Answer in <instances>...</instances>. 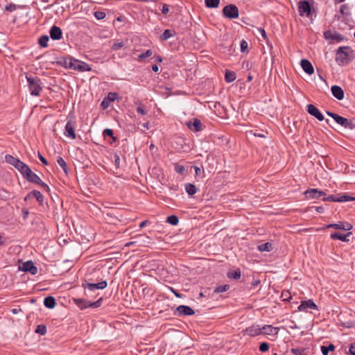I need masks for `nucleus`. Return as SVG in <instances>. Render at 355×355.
Wrapping results in <instances>:
<instances>
[{"mask_svg": "<svg viewBox=\"0 0 355 355\" xmlns=\"http://www.w3.org/2000/svg\"><path fill=\"white\" fill-rule=\"evenodd\" d=\"M111 104V92H108L107 96L103 99L101 104V107L103 110H105L109 107Z\"/></svg>", "mask_w": 355, "mask_h": 355, "instance_id": "c9c22d12", "label": "nucleus"}, {"mask_svg": "<svg viewBox=\"0 0 355 355\" xmlns=\"http://www.w3.org/2000/svg\"><path fill=\"white\" fill-rule=\"evenodd\" d=\"M46 327L44 324H39L36 327L35 332L40 335H45L46 334Z\"/></svg>", "mask_w": 355, "mask_h": 355, "instance_id": "c03bdc74", "label": "nucleus"}, {"mask_svg": "<svg viewBox=\"0 0 355 355\" xmlns=\"http://www.w3.org/2000/svg\"><path fill=\"white\" fill-rule=\"evenodd\" d=\"M44 305L48 309H53L56 305L55 298L52 296L45 297L44 300Z\"/></svg>", "mask_w": 355, "mask_h": 355, "instance_id": "a878e982", "label": "nucleus"}, {"mask_svg": "<svg viewBox=\"0 0 355 355\" xmlns=\"http://www.w3.org/2000/svg\"><path fill=\"white\" fill-rule=\"evenodd\" d=\"M107 284L106 281H101L98 283H90L87 280H85L82 286L87 290L88 292H93L98 289H103L107 286Z\"/></svg>", "mask_w": 355, "mask_h": 355, "instance_id": "423d86ee", "label": "nucleus"}, {"mask_svg": "<svg viewBox=\"0 0 355 355\" xmlns=\"http://www.w3.org/2000/svg\"><path fill=\"white\" fill-rule=\"evenodd\" d=\"M128 21L127 18L123 15H120L114 19L112 21V24L119 28L123 26V24H125Z\"/></svg>", "mask_w": 355, "mask_h": 355, "instance_id": "b1692460", "label": "nucleus"}, {"mask_svg": "<svg viewBox=\"0 0 355 355\" xmlns=\"http://www.w3.org/2000/svg\"><path fill=\"white\" fill-rule=\"evenodd\" d=\"M340 13L344 16H349L350 15V7L348 4H343L340 7Z\"/></svg>", "mask_w": 355, "mask_h": 355, "instance_id": "4c0bfd02", "label": "nucleus"}, {"mask_svg": "<svg viewBox=\"0 0 355 355\" xmlns=\"http://www.w3.org/2000/svg\"><path fill=\"white\" fill-rule=\"evenodd\" d=\"M335 349V346L333 344H329L328 346H321V352L322 355H328L329 352H333Z\"/></svg>", "mask_w": 355, "mask_h": 355, "instance_id": "e433bc0d", "label": "nucleus"}, {"mask_svg": "<svg viewBox=\"0 0 355 355\" xmlns=\"http://www.w3.org/2000/svg\"><path fill=\"white\" fill-rule=\"evenodd\" d=\"M187 128L194 132H199L202 130V124L200 119L194 118L193 121L187 123Z\"/></svg>", "mask_w": 355, "mask_h": 355, "instance_id": "2eb2a0df", "label": "nucleus"}, {"mask_svg": "<svg viewBox=\"0 0 355 355\" xmlns=\"http://www.w3.org/2000/svg\"><path fill=\"white\" fill-rule=\"evenodd\" d=\"M236 78V73L234 71L226 70L225 75V80L227 83H232L233 82Z\"/></svg>", "mask_w": 355, "mask_h": 355, "instance_id": "c756f323", "label": "nucleus"}, {"mask_svg": "<svg viewBox=\"0 0 355 355\" xmlns=\"http://www.w3.org/2000/svg\"><path fill=\"white\" fill-rule=\"evenodd\" d=\"M259 349L260 352H266L269 349V345L268 343L263 342L260 343Z\"/></svg>", "mask_w": 355, "mask_h": 355, "instance_id": "de8ad7c7", "label": "nucleus"}, {"mask_svg": "<svg viewBox=\"0 0 355 355\" xmlns=\"http://www.w3.org/2000/svg\"><path fill=\"white\" fill-rule=\"evenodd\" d=\"M282 296L284 297V300H289L290 299H291V294L288 291H283Z\"/></svg>", "mask_w": 355, "mask_h": 355, "instance_id": "338daca9", "label": "nucleus"}, {"mask_svg": "<svg viewBox=\"0 0 355 355\" xmlns=\"http://www.w3.org/2000/svg\"><path fill=\"white\" fill-rule=\"evenodd\" d=\"M322 200L329 202H338V197L334 195L329 196L328 197L323 196Z\"/></svg>", "mask_w": 355, "mask_h": 355, "instance_id": "09e8293b", "label": "nucleus"}, {"mask_svg": "<svg viewBox=\"0 0 355 355\" xmlns=\"http://www.w3.org/2000/svg\"><path fill=\"white\" fill-rule=\"evenodd\" d=\"M137 112L141 116H144L147 114V112L144 110L142 105H140L137 107Z\"/></svg>", "mask_w": 355, "mask_h": 355, "instance_id": "4d7b16f0", "label": "nucleus"}, {"mask_svg": "<svg viewBox=\"0 0 355 355\" xmlns=\"http://www.w3.org/2000/svg\"><path fill=\"white\" fill-rule=\"evenodd\" d=\"M263 334L266 335L275 336L279 332V327H274L272 325L266 324L262 327Z\"/></svg>", "mask_w": 355, "mask_h": 355, "instance_id": "4be33fe9", "label": "nucleus"}, {"mask_svg": "<svg viewBox=\"0 0 355 355\" xmlns=\"http://www.w3.org/2000/svg\"><path fill=\"white\" fill-rule=\"evenodd\" d=\"M31 193L32 197H35L40 204L43 203L44 197L40 191L33 190V191H31Z\"/></svg>", "mask_w": 355, "mask_h": 355, "instance_id": "473e14b6", "label": "nucleus"}, {"mask_svg": "<svg viewBox=\"0 0 355 355\" xmlns=\"http://www.w3.org/2000/svg\"><path fill=\"white\" fill-rule=\"evenodd\" d=\"M124 46L123 42H116L112 44V50H119Z\"/></svg>", "mask_w": 355, "mask_h": 355, "instance_id": "5fc2aeb1", "label": "nucleus"}, {"mask_svg": "<svg viewBox=\"0 0 355 355\" xmlns=\"http://www.w3.org/2000/svg\"><path fill=\"white\" fill-rule=\"evenodd\" d=\"M17 170L22 175L23 178H25L28 175V173L31 171L30 167L24 162L21 163V165Z\"/></svg>", "mask_w": 355, "mask_h": 355, "instance_id": "c85d7f7f", "label": "nucleus"}, {"mask_svg": "<svg viewBox=\"0 0 355 355\" xmlns=\"http://www.w3.org/2000/svg\"><path fill=\"white\" fill-rule=\"evenodd\" d=\"M152 54H153L152 51L148 49L146 52L141 53L139 55V58L140 60H144L146 58H148V57L151 56Z\"/></svg>", "mask_w": 355, "mask_h": 355, "instance_id": "a18cd8bd", "label": "nucleus"}, {"mask_svg": "<svg viewBox=\"0 0 355 355\" xmlns=\"http://www.w3.org/2000/svg\"><path fill=\"white\" fill-rule=\"evenodd\" d=\"M205 3L208 8H216L219 6L220 0H205Z\"/></svg>", "mask_w": 355, "mask_h": 355, "instance_id": "72a5a7b5", "label": "nucleus"}, {"mask_svg": "<svg viewBox=\"0 0 355 355\" xmlns=\"http://www.w3.org/2000/svg\"><path fill=\"white\" fill-rule=\"evenodd\" d=\"M49 40V37L48 35H42L38 40V43L42 47L45 48L48 46Z\"/></svg>", "mask_w": 355, "mask_h": 355, "instance_id": "58836bf2", "label": "nucleus"}, {"mask_svg": "<svg viewBox=\"0 0 355 355\" xmlns=\"http://www.w3.org/2000/svg\"><path fill=\"white\" fill-rule=\"evenodd\" d=\"M166 222L172 225H177L179 223V218L175 215H171L167 217Z\"/></svg>", "mask_w": 355, "mask_h": 355, "instance_id": "a19ab883", "label": "nucleus"}, {"mask_svg": "<svg viewBox=\"0 0 355 355\" xmlns=\"http://www.w3.org/2000/svg\"><path fill=\"white\" fill-rule=\"evenodd\" d=\"M193 168L195 170V173H196V175H201L202 173H204V169L203 168H200V167H198L197 166H194Z\"/></svg>", "mask_w": 355, "mask_h": 355, "instance_id": "0e129e2a", "label": "nucleus"}, {"mask_svg": "<svg viewBox=\"0 0 355 355\" xmlns=\"http://www.w3.org/2000/svg\"><path fill=\"white\" fill-rule=\"evenodd\" d=\"M122 254L118 251H112V260L115 259L119 263L118 259H121Z\"/></svg>", "mask_w": 355, "mask_h": 355, "instance_id": "603ef678", "label": "nucleus"}, {"mask_svg": "<svg viewBox=\"0 0 355 355\" xmlns=\"http://www.w3.org/2000/svg\"><path fill=\"white\" fill-rule=\"evenodd\" d=\"M24 178L28 182L37 184L41 182L40 178L32 171H31Z\"/></svg>", "mask_w": 355, "mask_h": 355, "instance_id": "5701e85b", "label": "nucleus"}, {"mask_svg": "<svg viewBox=\"0 0 355 355\" xmlns=\"http://www.w3.org/2000/svg\"><path fill=\"white\" fill-rule=\"evenodd\" d=\"M258 31L261 33L263 39L268 43V37L267 36L266 31L263 28H258Z\"/></svg>", "mask_w": 355, "mask_h": 355, "instance_id": "6e6d98bb", "label": "nucleus"}, {"mask_svg": "<svg viewBox=\"0 0 355 355\" xmlns=\"http://www.w3.org/2000/svg\"><path fill=\"white\" fill-rule=\"evenodd\" d=\"M307 112L309 114L315 116L320 121L324 119V117L320 111L312 104H309L307 105Z\"/></svg>", "mask_w": 355, "mask_h": 355, "instance_id": "4468645a", "label": "nucleus"}, {"mask_svg": "<svg viewBox=\"0 0 355 355\" xmlns=\"http://www.w3.org/2000/svg\"><path fill=\"white\" fill-rule=\"evenodd\" d=\"M195 313V311L192 308L187 305H180L178 306L174 311V315L182 317V316H189L192 315Z\"/></svg>", "mask_w": 355, "mask_h": 355, "instance_id": "6e6552de", "label": "nucleus"}, {"mask_svg": "<svg viewBox=\"0 0 355 355\" xmlns=\"http://www.w3.org/2000/svg\"><path fill=\"white\" fill-rule=\"evenodd\" d=\"M241 271L239 269L236 270H230L227 272V276L230 279H239L241 277Z\"/></svg>", "mask_w": 355, "mask_h": 355, "instance_id": "2f4dec72", "label": "nucleus"}, {"mask_svg": "<svg viewBox=\"0 0 355 355\" xmlns=\"http://www.w3.org/2000/svg\"><path fill=\"white\" fill-rule=\"evenodd\" d=\"M343 230L349 231L352 229L353 226L351 223L347 222H343Z\"/></svg>", "mask_w": 355, "mask_h": 355, "instance_id": "bf43d9fd", "label": "nucleus"}, {"mask_svg": "<svg viewBox=\"0 0 355 355\" xmlns=\"http://www.w3.org/2000/svg\"><path fill=\"white\" fill-rule=\"evenodd\" d=\"M4 159L8 164L12 165L17 169L19 168V166L21 165V163L23 162L19 159L8 154L5 155Z\"/></svg>", "mask_w": 355, "mask_h": 355, "instance_id": "f3484780", "label": "nucleus"}, {"mask_svg": "<svg viewBox=\"0 0 355 355\" xmlns=\"http://www.w3.org/2000/svg\"><path fill=\"white\" fill-rule=\"evenodd\" d=\"M304 195L306 199H318L323 198L326 196L324 191L318 189H309L304 192Z\"/></svg>", "mask_w": 355, "mask_h": 355, "instance_id": "1a4fd4ad", "label": "nucleus"}, {"mask_svg": "<svg viewBox=\"0 0 355 355\" xmlns=\"http://www.w3.org/2000/svg\"><path fill=\"white\" fill-rule=\"evenodd\" d=\"M291 352L294 355H308L309 350L307 348H291Z\"/></svg>", "mask_w": 355, "mask_h": 355, "instance_id": "cd10ccee", "label": "nucleus"}, {"mask_svg": "<svg viewBox=\"0 0 355 355\" xmlns=\"http://www.w3.org/2000/svg\"><path fill=\"white\" fill-rule=\"evenodd\" d=\"M74 302L80 309H85L91 305L90 301L84 299H75Z\"/></svg>", "mask_w": 355, "mask_h": 355, "instance_id": "393cba45", "label": "nucleus"}, {"mask_svg": "<svg viewBox=\"0 0 355 355\" xmlns=\"http://www.w3.org/2000/svg\"><path fill=\"white\" fill-rule=\"evenodd\" d=\"M244 334H247L251 337H255L262 334V327L257 324H253L250 327H247L243 331Z\"/></svg>", "mask_w": 355, "mask_h": 355, "instance_id": "9b49d317", "label": "nucleus"}, {"mask_svg": "<svg viewBox=\"0 0 355 355\" xmlns=\"http://www.w3.org/2000/svg\"><path fill=\"white\" fill-rule=\"evenodd\" d=\"M343 222H338V223L329 224L327 228H334L336 230H343Z\"/></svg>", "mask_w": 355, "mask_h": 355, "instance_id": "49530a36", "label": "nucleus"}, {"mask_svg": "<svg viewBox=\"0 0 355 355\" xmlns=\"http://www.w3.org/2000/svg\"><path fill=\"white\" fill-rule=\"evenodd\" d=\"M314 11L313 6L306 0L300 1L298 3V12L300 16L306 15L307 17Z\"/></svg>", "mask_w": 355, "mask_h": 355, "instance_id": "20e7f679", "label": "nucleus"}, {"mask_svg": "<svg viewBox=\"0 0 355 355\" xmlns=\"http://www.w3.org/2000/svg\"><path fill=\"white\" fill-rule=\"evenodd\" d=\"M352 235V232H347V234H341L340 232H333L330 234V238L332 239H337L341 241L347 242L349 241L348 237Z\"/></svg>", "mask_w": 355, "mask_h": 355, "instance_id": "6ab92c4d", "label": "nucleus"}, {"mask_svg": "<svg viewBox=\"0 0 355 355\" xmlns=\"http://www.w3.org/2000/svg\"><path fill=\"white\" fill-rule=\"evenodd\" d=\"M162 12L164 15H167L169 12V6L167 4H164L162 6Z\"/></svg>", "mask_w": 355, "mask_h": 355, "instance_id": "69168bd1", "label": "nucleus"}, {"mask_svg": "<svg viewBox=\"0 0 355 355\" xmlns=\"http://www.w3.org/2000/svg\"><path fill=\"white\" fill-rule=\"evenodd\" d=\"M175 35V33L174 31L172 32L171 30L166 29L161 35L160 39L163 41H166V40H168L170 37L174 36Z\"/></svg>", "mask_w": 355, "mask_h": 355, "instance_id": "f704fd0d", "label": "nucleus"}, {"mask_svg": "<svg viewBox=\"0 0 355 355\" xmlns=\"http://www.w3.org/2000/svg\"><path fill=\"white\" fill-rule=\"evenodd\" d=\"M31 95L38 96L42 91V82L37 76H26Z\"/></svg>", "mask_w": 355, "mask_h": 355, "instance_id": "f03ea898", "label": "nucleus"}, {"mask_svg": "<svg viewBox=\"0 0 355 355\" xmlns=\"http://www.w3.org/2000/svg\"><path fill=\"white\" fill-rule=\"evenodd\" d=\"M308 309L318 310V306L311 299L301 301V304L297 308L300 311H307Z\"/></svg>", "mask_w": 355, "mask_h": 355, "instance_id": "f8f14e48", "label": "nucleus"}, {"mask_svg": "<svg viewBox=\"0 0 355 355\" xmlns=\"http://www.w3.org/2000/svg\"><path fill=\"white\" fill-rule=\"evenodd\" d=\"M349 352L352 355H355V343L350 345Z\"/></svg>", "mask_w": 355, "mask_h": 355, "instance_id": "774afa93", "label": "nucleus"}, {"mask_svg": "<svg viewBox=\"0 0 355 355\" xmlns=\"http://www.w3.org/2000/svg\"><path fill=\"white\" fill-rule=\"evenodd\" d=\"M20 269L24 272H29L31 275H36L37 273V268L34 265L32 261H27L24 262Z\"/></svg>", "mask_w": 355, "mask_h": 355, "instance_id": "ddd939ff", "label": "nucleus"}, {"mask_svg": "<svg viewBox=\"0 0 355 355\" xmlns=\"http://www.w3.org/2000/svg\"><path fill=\"white\" fill-rule=\"evenodd\" d=\"M335 121L344 127L346 129L354 130L355 129V122L353 120L347 119L339 114L336 117Z\"/></svg>", "mask_w": 355, "mask_h": 355, "instance_id": "9d476101", "label": "nucleus"}, {"mask_svg": "<svg viewBox=\"0 0 355 355\" xmlns=\"http://www.w3.org/2000/svg\"><path fill=\"white\" fill-rule=\"evenodd\" d=\"M301 67L303 70L309 75H311L314 72L313 67L308 60L302 59L301 60Z\"/></svg>", "mask_w": 355, "mask_h": 355, "instance_id": "aec40b11", "label": "nucleus"}, {"mask_svg": "<svg viewBox=\"0 0 355 355\" xmlns=\"http://www.w3.org/2000/svg\"><path fill=\"white\" fill-rule=\"evenodd\" d=\"M106 16V14L105 12H103V11H96L94 12V17L98 19V20H101V19H103Z\"/></svg>", "mask_w": 355, "mask_h": 355, "instance_id": "8fccbe9b", "label": "nucleus"}, {"mask_svg": "<svg viewBox=\"0 0 355 355\" xmlns=\"http://www.w3.org/2000/svg\"><path fill=\"white\" fill-rule=\"evenodd\" d=\"M223 15L229 19H237L239 16V10L235 4H228L223 9Z\"/></svg>", "mask_w": 355, "mask_h": 355, "instance_id": "7ed1b4c3", "label": "nucleus"}, {"mask_svg": "<svg viewBox=\"0 0 355 355\" xmlns=\"http://www.w3.org/2000/svg\"><path fill=\"white\" fill-rule=\"evenodd\" d=\"M354 51L349 46H340L336 53V61L339 65L349 64L354 58Z\"/></svg>", "mask_w": 355, "mask_h": 355, "instance_id": "f257e3e1", "label": "nucleus"}, {"mask_svg": "<svg viewBox=\"0 0 355 355\" xmlns=\"http://www.w3.org/2000/svg\"><path fill=\"white\" fill-rule=\"evenodd\" d=\"M184 188H185L186 192L189 196H193L198 191L197 187L193 184H191V183L185 184Z\"/></svg>", "mask_w": 355, "mask_h": 355, "instance_id": "bb28decb", "label": "nucleus"}, {"mask_svg": "<svg viewBox=\"0 0 355 355\" xmlns=\"http://www.w3.org/2000/svg\"><path fill=\"white\" fill-rule=\"evenodd\" d=\"M101 300H102V298H100L96 302H91V305H89V307L96 308V307L100 306Z\"/></svg>", "mask_w": 355, "mask_h": 355, "instance_id": "e2e57ef3", "label": "nucleus"}, {"mask_svg": "<svg viewBox=\"0 0 355 355\" xmlns=\"http://www.w3.org/2000/svg\"><path fill=\"white\" fill-rule=\"evenodd\" d=\"M257 249L260 252H270L272 250V244L269 242L258 245Z\"/></svg>", "mask_w": 355, "mask_h": 355, "instance_id": "7c9ffc66", "label": "nucleus"}, {"mask_svg": "<svg viewBox=\"0 0 355 355\" xmlns=\"http://www.w3.org/2000/svg\"><path fill=\"white\" fill-rule=\"evenodd\" d=\"M324 37L329 40L330 43L334 41L340 42L345 40V37L336 31L327 30L324 32Z\"/></svg>", "mask_w": 355, "mask_h": 355, "instance_id": "0eeeda50", "label": "nucleus"}, {"mask_svg": "<svg viewBox=\"0 0 355 355\" xmlns=\"http://www.w3.org/2000/svg\"><path fill=\"white\" fill-rule=\"evenodd\" d=\"M57 162L59 166L62 168L65 174L68 173V168L66 162L61 157H58L57 159Z\"/></svg>", "mask_w": 355, "mask_h": 355, "instance_id": "ea45409f", "label": "nucleus"}, {"mask_svg": "<svg viewBox=\"0 0 355 355\" xmlns=\"http://www.w3.org/2000/svg\"><path fill=\"white\" fill-rule=\"evenodd\" d=\"M114 165L116 169H119L121 166V159L119 156L117 154L114 155Z\"/></svg>", "mask_w": 355, "mask_h": 355, "instance_id": "13d9d810", "label": "nucleus"}, {"mask_svg": "<svg viewBox=\"0 0 355 355\" xmlns=\"http://www.w3.org/2000/svg\"><path fill=\"white\" fill-rule=\"evenodd\" d=\"M49 35L52 40H59L62 37V31L60 27L54 25L51 28Z\"/></svg>", "mask_w": 355, "mask_h": 355, "instance_id": "dca6fc26", "label": "nucleus"}, {"mask_svg": "<svg viewBox=\"0 0 355 355\" xmlns=\"http://www.w3.org/2000/svg\"><path fill=\"white\" fill-rule=\"evenodd\" d=\"M16 9V6L15 4H8L7 6H6L5 7V10H7V11H9V12H12L14 10H15Z\"/></svg>", "mask_w": 355, "mask_h": 355, "instance_id": "052dcab7", "label": "nucleus"}, {"mask_svg": "<svg viewBox=\"0 0 355 355\" xmlns=\"http://www.w3.org/2000/svg\"><path fill=\"white\" fill-rule=\"evenodd\" d=\"M338 199L339 202L355 200L354 197L350 196L347 194H343V195L340 196V197H338Z\"/></svg>", "mask_w": 355, "mask_h": 355, "instance_id": "79ce46f5", "label": "nucleus"}, {"mask_svg": "<svg viewBox=\"0 0 355 355\" xmlns=\"http://www.w3.org/2000/svg\"><path fill=\"white\" fill-rule=\"evenodd\" d=\"M76 126V121L75 120V118L73 116L69 117L67 124L65 125V130H64V135L67 137H69L72 139H75L76 137V132H75Z\"/></svg>", "mask_w": 355, "mask_h": 355, "instance_id": "39448f33", "label": "nucleus"}, {"mask_svg": "<svg viewBox=\"0 0 355 355\" xmlns=\"http://www.w3.org/2000/svg\"><path fill=\"white\" fill-rule=\"evenodd\" d=\"M332 95L339 101H341L345 97L343 89L338 85H333L331 87Z\"/></svg>", "mask_w": 355, "mask_h": 355, "instance_id": "a211bd4d", "label": "nucleus"}, {"mask_svg": "<svg viewBox=\"0 0 355 355\" xmlns=\"http://www.w3.org/2000/svg\"><path fill=\"white\" fill-rule=\"evenodd\" d=\"M103 136L105 139L106 137H109L111 138V129L110 128L105 129L103 132Z\"/></svg>", "mask_w": 355, "mask_h": 355, "instance_id": "680f3d73", "label": "nucleus"}, {"mask_svg": "<svg viewBox=\"0 0 355 355\" xmlns=\"http://www.w3.org/2000/svg\"><path fill=\"white\" fill-rule=\"evenodd\" d=\"M240 48H241V51L242 53H244L245 51H246V50L248 48V42L245 40H242L241 42V44H240Z\"/></svg>", "mask_w": 355, "mask_h": 355, "instance_id": "864d4df0", "label": "nucleus"}, {"mask_svg": "<svg viewBox=\"0 0 355 355\" xmlns=\"http://www.w3.org/2000/svg\"><path fill=\"white\" fill-rule=\"evenodd\" d=\"M65 64H66V66H67L69 68H73L74 69H78L80 71H88L89 69L88 67V65L85 63H83L82 64H78L77 65L73 64L72 62L71 58H69V63H67V62L66 60Z\"/></svg>", "mask_w": 355, "mask_h": 355, "instance_id": "412c9836", "label": "nucleus"}, {"mask_svg": "<svg viewBox=\"0 0 355 355\" xmlns=\"http://www.w3.org/2000/svg\"><path fill=\"white\" fill-rule=\"evenodd\" d=\"M185 171V167L182 165L175 164V171L177 173L182 174Z\"/></svg>", "mask_w": 355, "mask_h": 355, "instance_id": "3c124183", "label": "nucleus"}, {"mask_svg": "<svg viewBox=\"0 0 355 355\" xmlns=\"http://www.w3.org/2000/svg\"><path fill=\"white\" fill-rule=\"evenodd\" d=\"M230 288V286L228 284L221 285L216 287L214 290L215 293H220L227 291Z\"/></svg>", "mask_w": 355, "mask_h": 355, "instance_id": "37998d69", "label": "nucleus"}]
</instances>
